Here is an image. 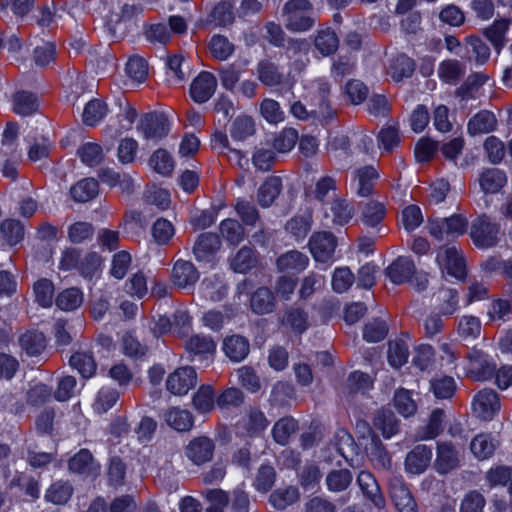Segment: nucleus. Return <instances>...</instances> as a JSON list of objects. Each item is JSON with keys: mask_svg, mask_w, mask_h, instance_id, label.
Returning <instances> with one entry per match:
<instances>
[{"mask_svg": "<svg viewBox=\"0 0 512 512\" xmlns=\"http://www.w3.org/2000/svg\"><path fill=\"white\" fill-rule=\"evenodd\" d=\"M460 452L450 441L437 442L434 469L441 475L460 467Z\"/></svg>", "mask_w": 512, "mask_h": 512, "instance_id": "10", "label": "nucleus"}, {"mask_svg": "<svg viewBox=\"0 0 512 512\" xmlns=\"http://www.w3.org/2000/svg\"><path fill=\"white\" fill-rule=\"evenodd\" d=\"M18 344L28 356H38L46 349L45 335L38 330H28L18 338Z\"/></svg>", "mask_w": 512, "mask_h": 512, "instance_id": "32", "label": "nucleus"}, {"mask_svg": "<svg viewBox=\"0 0 512 512\" xmlns=\"http://www.w3.org/2000/svg\"><path fill=\"white\" fill-rule=\"evenodd\" d=\"M312 106L311 113L322 117H330L333 110L330 103L331 86L330 83L323 78L316 79L312 82Z\"/></svg>", "mask_w": 512, "mask_h": 512, "instance_id": "11", "label": "nucleus"}, {"mask_svg": "<svg viewBox=\"0 0 512 512\" xmlns=\"http://www.w3.org/2000/svg\"><path fill=\"white\" fill-rule=\"evenodd\" d=\"M465 56L468 60H474L478 64L485 63L490 57V48L479 37L469 36L465 39Z\"/></svg>", "mask_w": 512, "mask_h": 512, "instance_id": "44", "label": "nucleus"}, {"mask_svg": "<svg viewBox=\"0 0 512 512\" xmlns=\"http://www.w3.org/2000/svg\"><path fill=\"white\" fill-rule=\"evenodd\" d=\"M142 12L143 7L141 5L125 3L118 11H111L109 13L107 16V25L113 33H116L117 30H122V25H124L125 29V24L136 18Z\"/></svg>", "mask_w": 512, "mask_h": 512, "instance_id": "20", "label": "nucleus"}, {"mask_svg": "<svg viewBox=\"0 0 512 512\" xmlns=\"http://www.w3.org/2000/svg\"><path fill=\"white\" fill-rule=\"evenodd\" d=\"M217 79L214 74L202 71L190 85V96L198 104L207 102L215 93Z\"/></svg>", "mask_w": 512, "mask_h": 512, "instance_id": "14", "label": "nucleus"}, {"mask_svg": "<svg viewBox=\"0 0 512 512\" xmlns=\"http://www.w3.org/2000/svg\"><path fill=\"white\" fill-rule=\"evenodd\" d=\"M259 81L267 87L279 86L284 82V74L279 66L269 59L260 60L256 67Z\"/></svg>", "mask_w": 512, "mask_h": 512, "instance_id": "26", "label": "nucleus"}, {"mask_svg": "<svg viewBox=\"0 0 512 512\" xmlns=\"http://www.w3.org/2000/svg\"><path fill=\"white\" fill-rule=\"evenodd\" d=\"M298 430L297 421L289 416L279 419L273 426L272 436L276 443L280 445L288 444L290 437Z\"/></svg>", "mask_w": 512, "mask_h": 512, "instance_id": "47", "label": "nucleus"}, {"mask_svg": "<svg viewBox=\"0 0 512 512\" xmlns=\"http://www.w3.org/2000/svg\"><path fill=\"white\" fill-rule=\"evenodd\" d=\"M314 46L322 56H329L338 50L339 38L331 27L320 28L314 37Z\"/></svg>", "mask_w": 512, "mask_h": 512, "instance_id": "37", "label": "nucleus"}, {"mask_svg": "<svg viewBox=\"0 0 512 512\" xmlns=\"http://www.w3.org/2000/svg\"><path fill=\"white\" fill-rule=\"evenodd\" d=\"M199 277L200 274L192 262L180 259L174 263L171 280L175 286L179 288L193 286Z\"/></svg>", "mask_w": 512, "mask_h": 512, "instance_id": "18", "label": "nucleus"}, {"mask_svg": "<svg viewBox=\"0 0 512 512\" xmlns=\"http://www.w3.org/2000/svg\"><path fill=\"white\" fill-rule=\"evenodd\" d=\"M501 407L498 394L490 388L480 390L473 399L472 409L475 415L484 420L490 421L499 412Z\"/></svg>", "mask_w": 512, "mask_h": 512, "instance_id": "9", "label": "nucleus"}, {"mask_svg": "<svg viewBox=\"0 0 512 512\" xmlns=\"http://www.w3.org/2000/svg\"><path fill=\"white\" fill-rule=\"evenodd\" d=\"M378 172L372 166H365L356 171L358 180L357 194L367 197L372 193L374 181L378 178Z\"/></svg>", "mask_w": 512, "mask_h": 512, "instance_id": "62", "label": "nucleus"}, {"mask_svg": "<svg viewBox=\"0 0 512 512\" xmlns=\"http://www.w3.org/2000/svg\"><path fill=\"white\" fill-rule=\"evenodd\" d=\"M151 234L158 245H167L175 235L174 225L165 218H158L152 225Z\"/></svg>", "mask_w": 512, "mask_h": 512, "instance_id": "64", "label": "nucleus"}, {"mask_svg": "<svg viewBox=\"0 0 512 512\" xmlns=\"http://www.w3.org/2000/svg\"><path fill=\"white\" fill-rule=\"evenodd\" d=\"M209 50L216 60L225 61L234 53L235 46L225 36L214 35L209 42Z\"/></svg>", "mask_w": 512, "mask_h": 512, "instance_id": "63", "label": "nucleus"}, {"mask_svg": "<svg viewBox=\"0 0 512 512\" xmlns=\"http://www.w3.org/2000/svg\"><path fill=\"white\" fill-rule=\"evenodd\" d=\"M479 185L486 194L499 192L507 183V176L503 170L498 168L484 169L479 175Z\"/></svg>", "mask_w": 512, "mask_h": 512, "instance_id": "24", "label": "nucleus"}, {"mask_svg": "<svg viewBox=\"0 0 512 512\" xmlns=\"http://www.w3.org/2000/svg\"><path fill=\"white\" fill-rule=\"evenodd\" d=\"M432 460V449L424 444L416 445L405 458V470L411 474H422Z\"/></svg>", "mask_w": 512, "mask_h": 512, "instance_id": "16", "label": "nucleus"}, {"mask_svg": "<svg viewBox=\"0 0 512 512\" xmlns=\"http://www.w3.org/2000/svg\"><path fill=\"white\" fill-rule=\"evenodd\" d=\"M353 475L348 469H333L325 479L327 489L333 493L345 491L352 483Z\"/></svg>", "mask_w": 512, "mask_h": 512, "instance_id": "49", "label": "nucleus"}, {"mask_svg": "<svg viewBox=\"0 0 512 512\" xmlns=\"http://www.w3.org/2000/svg\"><path fill=\"white\" fill-rule=\"evenodd\" d=\"M73 493L74 488L69 481L58 480L49 486L44 498L54 505H64L71 499Z\"/></svg>", "mask_w": 512, "mask_h": 512, "instance_id": "39", "label": "nucleus"}, {"mask_svg": "<svg viewBox=\"0 0 512 512\" xmlns=\"http://www.w3.org/2000/svg\"><path fill=\"white\" fill-rule=\"evenodd\" d=\"M313 5L309 0H289L282 8L285 27L292 32L310 30L314 24Z\"/></svg>", "mask_w": 512, "mask_h": 512, "instance_id": "1", "label": "nucleus"}, {"mask_svg": "<svg viewBox=\"0 0 512 512\" xmlns=\"http://www.w3.org/2000/svg\"><path fill=\"white\" fill-rule=\"evenodd\" d=\"M186 350L194 356L207 359L213 356L216 351V343L210 336L194 335L185 344Z\"/></svg>", "mask_w": 512, "mask_h": 512, "instance_id": "42", "label": "nucleus"}, {"mask_svg": "<svg viewBox=\"0 0 512 512\" xmlns=\"http://www.w3.org/2000/svg\"><path fill=\"white\" fill-rule=\"evenodd\" d=\"M107 105L100 99H92L89 101L83 111V122L87 126H95L107 114Z\"/></svg>", "mask_w": 512, "mask_h": 512, "instance_id": "59", "label": "nucleus"}, {"mask_svg": "<svg viewBox=\"0 0 512 512\" xmlns=\"http://www.w3.org/2000/svg\"><path fill=\"white\" fill-rule=\"evenodd\" d=\"M464 73V66L455 59H448L441 62L438 68L439 77L448 84H456Z\"/></svg>", "mask_w": 512, "mask_h": 512, "instance_id": "56", "label": "nucleus"}, {"mask_svg": "<svg viewBox=\"0 0 512 512\" xmlns=\"http://www.w3.org/2000/svg\"><path fill=\"white\" fill-rule=\"evenodd\" d=\"M409 357L408 343L403 339L391 340L388 343L387 359L393 368H400L407 363Z\"/></svg>", "mask_w": 512, "mask_h": 512, "instance_id": "46", "label": "nucleus"}, {"mask_svg": "<svg viewBox=\"0 0 512 512\" xmlns=\"http://www.w3.org/2000/svg\"><path fill=\"white\" fill-rule=\"evenodd\" d=\"M469 236L477 248H493L501 240L500 224L487 214H481L471 222Z\"/></svg>", "mask_w": 512, "mask_h": 512, "instance_id": "2", "label": "nucleus"}, {"mask_svg": "<svg viewBox=\"0 0 512 512\" xmlns=\"http://www.w3.org/2000/svg\"><path fill=\"white\" fill-rule=\"evenodd\" d=\"M255 122L247 115L238 116L232 123L230 134L234 140L244 141L255 134Z\"/></svg>", "mask_w": 512, "mask_h": 512, "instance_id": "55", "label": "nucleus"}, {"mask_svg": "<svg viewBox=\"0 0 512 512\" xmlns=\"http://www.w3.org/2000/svg\"><path fill=\"white\" fill-rule=\"evenodd\" d=\"M355 214L353 205L342 197L333 198L328 209L324 211V217L333 225L344 226L350 222Z\"/></svg>", "mask_w": 512, "mask_h": 512, "instance_id": "17", "label": "nucleus"}, {"mask_svg": "<svg viewBox=\"0 0 512 512\" xmlns=\"http://www.w3.org/2000/svg\"><path fill=\"white\" fill-rule=\"evenodd\" d=\"M312 225V212L307 211L304 214L295 215L287 221L285 229L297 239H303L310 231Z\"/></svg>", "mask_w": 512, "mask_h": 512, "instance_id": "52", "label": "nucleus"}, {"mask_svg": "<svg viewBox=\"0 0 512 512\" xmlns=\"http://www.w3.org/2000/svg\"><path fill=\"white\" fill-rule=\"evenodd\" d=\"M223 351L233 362H241L250 352V343L242 335H231L223 340Z\"/></svg>", "mask_w": 512, "mask_h": 512, "instance_id": "22", "label": "nucleus"}, {"mask_svg": "<svg viewBox=\"0 0 512 512\" xmlns=\"http://www.w3.org/2000/svg\"><path fill=\"white\" fill-rule=\"evenodd\" d=\"M438 264L451 276L458 279L465 276L466 266L462 252L456 246L443 247L437 253Z\"/></svg>", "mask_w": 512, "mask_h": 512, "instance_id": "12", "label": "nucleus"}, {"mask_svg": "<svg viewBox=\"0 0 512 512\" xmlns=\"http://www.w3.org/2000/svg\"><path fill=\"white\" fill-rule=\"evenodd\" d=\"M0 232L4 240L10 246H14L23 240L25 229L19 220L6 219L0 225Z\"/></svg>", "mask_w": 512, "mask_h": 512, "instance_id": "57", "label": "nucleus"}, {"mask_svg": "<svg viewBox=\"0 0 512 512\" xmlns=\"http://www.w3.org/2000/svg\"><path fill=\"white\" fill-rule=\"evenodd\" d=\"M282 191L280 177L269 176L257 191V202L262 208L270 207Z\"/></svg>", "mask_w": 512, "mask_h": 512, "instance_id": "31", "label": "nucleus"}, {"mask_svg": "<svg viewBox=\"0 0 512 512\" xmlns=\"http://www.w3.org/2000/svg\"><path fill=\"white\" fill-rule=\"evenodd\" d=\"M300 498L296 487L290 486L285 489H277L270 495V503L278 510H284L297 502Z\"/></svg>", "mask_w": 512, "mask_h": 512, "instance_id": "61", "label": "nucleus"}, {"mask_svg": "<svg viewBox=\"0 0 512 512\" xmlns=\"http://www.w3.org/2000/svg\"><path fill=\"white\" fill-rule=\"evenodd\" d=\"M309 263L307 255L297 250H291L281 254L276 261L279 271L288 273H300Z\"/></svg>", "mask_w": 512, "mask_h": 512, "instance_id": "30", "label": "nucleus"}, {"mask_svg": "<svg viewBox=\"0 0 512 512\" xmlns=\"http://www.w3.org/2000/svg\"><path fill=\"white\" fill-rule=\"evenodd\" d=\"M445 419V412L440 408L434 409L427 423L420 427L416 433L417 440H432L438 437L443 432V422Z\"/></svg>", "mask_w": 512, "mask_h": 512, "instance_id": "33", "label": "nucleus"}, {"mask_svg": "<svg viewBox=\"0 0 512 512\" xmlns=\"http://www.w3.org/2000/svg\"><path fill=\"white\" fill-rule=\"evenodd\" d=\"M84 300L82 291L79 288H68L63 290L56 297V305L63 311H74L79 308Z\"/></svg>", "mask_w": 512, "mask_h": 512, "instance_id": "53", "label": "nucleus"}, {"mask_svg": "<svg viewBox=\"0 0 512 512\" xmlns=\"http://www.w3.org/2000/svg\"><path fill=\"white\" fill-rule=\"evenodd\" d=\"M69 470L75 474L94 475L99 470V465L95 462L92 453L88 449H81L68 463Z\"/></svg>", "mask_w": 512, "mask_h": 512, "instance_id": "27", "label": "nucleus"}, {"mask_svg": "<svg viewBox=\"0 0 512 512\" xmlns=\"http://www.w3.org/2000/svg\"><path fill=\"white\" fill-rule=\"evenodd\" d=\"M214 451V441L204 435L194 437L184 448L185 456L197 466L210 462L213 459Z\"/></svg>", "mask_w": 512, "mask_h": 512, "instance_id": "8", "label": "nucleus"}, {"mask_svg": "<svg viewBox=\"0 0 512 512\" xmlns=\"http://www.w3.org/2000/svg\"><path fill=\"white\" fill-rule=\"evenodd\" d=\"M69 364L85 379L94 376L97 370L96 360L93 352L90 350L75 351L69 359Z\"/></svg>", "mask_w": 512, "mask_h": 512, "instance_id": "29", "label": "nucleus"}, {"mask_svg": "<svg viewBox=\"0 0 512 512\" xmlns=\"http://www.w3.org/2000/svg\"><path fill=\"white\" fill-rule=\"evenodd\" d=\"M373 425L380 430L383 437L390 439L399 432L400 423L394 412L387 408H381L374 414Z\"/></svg>", "mask_w": 512, "mask_h": 512, "instance_id": "23", "label": "nucleus"}, {"mask_svg": "<svg viewBox=\"0 0 512 512\" xmlns=\"http://www.w3.org/2000/svg\"><path fill=\"white\" fill-rule=\"evenodd\" d=\"M13 112L20 116H30L39 108L35 94L28 91H18L12 98Z\"/></svg>", "mask_w": 512, "mask_h": 512, "instance_id": "43", "label": "nucleus"}, {"mask_svg": "<svg viewBox=\"0 0 512 512\" xmlns=\"http://www.w3.org/2000/svg\"><path fill=\"white\" fill-rule=\"evenodd\" d=\"M497 443L490 434H479L473 438L470 444L471 452L480 460L491 457L496 449Z\"/></svg>", "mask_w": 512, "mask_h": 512, "instance_id": "54", "label": "nucleus"}, {"mask_svg": "<svg viewBox=\"0 0 512 512\" xmlns=\"http://www.w3.org/2000/svg\"><path fill=\"white\" fill-rule=\"evenodd\" d=\"M138 129L146 139L158 141L169 132L168 119L163 114L147 113L141 118Z\"/></svg>", "mask_w": 512, "mask_h": 512, "instance_id": "13", "label": "nucleus"}, {"mask_svg": "<svg viewBox=\"0 0 512 512\" xmlns=\"http://www.w3.org/2000/svg\"><path fill=\"white\" fill-rule=\"evenodd\" d=\"M365 451L376 469L385 471L391 470V455L387 451L379 436H373V439L365 444Z\"/></svg>", "mask_w": 512, "mask_h": 512, "instance_id": "19", "label": "nucleus"}, {"mask_svg": "<svg viewBox=\"0 0 512 512\" xmlns=\"http://www.w3.org/2000/svg\"><path fill=\"white\" fill-rule=\"evenodd\" d=\"M99 193V184L94 178H84L70 188L75 202L85 203L94 199Z\"/></svg>", "mask_w": 512, "mask_h": 512, "instance_id": "40", "label": "nucleus"}, {"mask_svg": "<svg viewBox=\"0 0 512 512\" xmlns=\"http://www.w3.org/2000/svg\"><path fill=\"white\" fill-rule=\"evenodd\" d=\"M482 330L480 320L472 315L462 316L456 324L458 337L467 343L480 337Z\"/></svg>", "mask_w": 512, "mask_h": 512, "instance_id": "41", "label": "nucleus"}, {"mask_svg": "<svg viewBox=\"0 0 512 512\" xmlns=\"http://www.w3.org/2000/svg\"><path fill=\"white\" fill-rule=\"evenodd\" d=\"M164 421L172 429L178 432L190 431L194 425L192 413L179 407H171L164 412Z\"/></svg>", "mask_w": 512, "mask_h": 512, "instance_id": "25", "label": "nucleus"}, {"mask_svg": "<svg viewBox=\"0 0 512 512\" xmlns=\"http://www.w3.org/2000/svg\"><path fill=\"white\" fill-rule=\"evenodd\" d=\"M283 324L289 326L296 333H303L309 327L308 313L300 307L288 308L283 317Z\"/></svg>", "mask_w": 512, "mask_h": 512, "instance_id": "48", "label": "nucleus"}, {"mask_svg": "<svg viewBox=\"0 0 512 512\" xmlns=\"http://www.w3.org/2000/svg\"><path fill=\"white\" fill-rule=\"evenodd\" d=\"M361 221L368 227L378 226L385 218L386 208L382 202L368 200L360 202Z\"/></svg>", "mask_w": 512, "mask_h": 512, "instance_id": "34", "label": "nucleus"}, {"mask_svg": "<svg viewBox=\"0 0 512 512\" xmlns=\"http://www.w3.org/2000/svg\"><path fill=\"white\" fill-rule=\"evenodd\" d=\"M276 300L274 293L268 287H259L250 298V307L258 315L274 311Z\"/></svg>", "mask_w": 512, "mask_h": 512, "instance_id": "35", "label": "nucleus"}, {"mask_svg": "<svg viewBox=\"0 0 512 512\" xmlns=\"http://www.w3.org/2000/svg\"><path fill=\"white\" fill-rule=\"evenodd\" d=\"M234 208L243 224L247 226H256L260 221V213L253 202L244 198H238Z\"/></svg>", "mask_w": 512, "mask_h": 512, "instance_id": "60", "label": "nucleus"}, {"mask_svg": "<svg viewBox=\"0 0 512 512\" xmlns=\"http://www.w3.org/2000/svg\"><path fill=\"white\" fill-rule=\"evenodd\" d=\"M221 240L215 233L206 232L198 236L193 253L198 261H208L220 249Z\"/></svg>", "mask_w": 512, "mask_h": 512, "instance_id": "21", "label": "nucleus"}, {"mask_svg": "<svg viewBox=\"0 0 512 512\" xmlns=\"http://www.w3.org/2000/svg\"><path fill=\"white\" fill-rule=\"evenodd\" d=\"M200 291L205 299L213 302L222 301L228 294V286L223 277L213 275L203 279Z\"/></svg>", "mask_w": 512, "mask_h": 512, "instance_id": "28", "label": "nucleus"}, {"mask_svg": "<svg viewBox=\"0 0 512 512\" xmlns=\"http://www.w3.org/2000/svg\"><path fill=\"white\" fill-rule=\"evenodd\" d=\"M389 496L398 512H418L417 503L401 476H392L388 482Z\"/></svg>", "mask_w": 512, "mask_h": 512, "instance_id": "5", "label": "nucleus"}, {"mask_svg": "<svg viewBox=\"0 0 512 512\" xmlns=\"http://www.w3.org/2000/svg\"><path fill=\"white\" fill-rule=\"evenodd\" d=\"M337 247L336 236L329 231L314 232L309 239V249L317 262H328L334 256Z\"/></svg>", "mask_w": 512, "mask_h": 512, "instance_id": "6", "label": "nucleus"}, {"mask_svg": "<svg viewBox=\"0 0 512 512\" xmlns=\"http://www.w3.org/2000/svg\"><path fill=\"white\" fill-rule=\"evenodd\" d=\"M357 484L363 496L369 500L376 508H385V497L376 478L371 472L366 470L361 471L357 476Z\"/></svg>", "mask_w": 512, "mask_h": 512, "instance_id": "15", "label": "nucleus"}, {"mask_svg": "<svg viewBox=\"0 0 512 512\" xmlns=\"http://www.w3.org/2000/svg\"><path fill=\"white\" fill-rule=\"evenodd\" d=\"M192 405L194 409L201 414L212 411L215 405V392L212 386H200L197 392L193 395Z\"/></svg>", "mask_w": 512, "mask_h": 512, "instance_id": "50", "label": "nucleus"}, {"mask_svg": "<svg viewBox=\"0 0 512 512\" xmlns=\"http://www.w3.org/2000/svg\"><path fill=\"white\" fill-rule=\"evenodd\" d=\"M197 384V373L191 366L177 368L166 379V389L175 396H184Z\"/></svg>", "mask_w": 512, "mask_h": 512, "instance_id": "7", "label": "nucleus"}, {"mask_svg": "<svg viewBox=\"0 0 512 512\" xmlns=\"http://www.w3.org/2000/svg\"><path fill=\"white\" fill-rule=\"evenodd\" d=\"M257 258L255 251L248 246H243L231 259L230 266L237 273H246L256 266Z\"/></svg>", "mask_w": 512, "mask_h": 512, "instance_id": "51", "label": "nucleus"}, {"mask_svg": "<svg viewBox=\"0 0 512 512\" xmlns=\"http://www.w3.org/2000/svg\"><path fill=\"white\" fill-rule=\"evenodd\" d=\"M414 273V262L408 257H398L387 268V275L395 284H402L408 281Z\"/></svg>", "mask_w": 512, "mask_h": 512, "instance_id": "36", "label": "nucleus"}, {"mask_svg": "<svg viewBox=\"0 0 512 512\" xmlns=\"http://www.w3.org/2000/svg\"><path fill=\"white\" fill-rule=\"evenodd\" d=\"M497 120L495 115L487 110L474 115L468 123V132L471 135L489 133L495 129Z\"/></svg>", "mask_w": 512, "mask_h": 512, "instance_id": "45", "label": "nucleus"}, {"mask_svg": "<svg viewBox=\"0 0 512 512\" xmlns=\"http://www.w3.org/2000/svg\"><path fill=\"white\" fill-rule=\"evenodd\" d=\"M428 229L430 235L443 241L449 237L455 238L465 234L468 229V220L462 214H454L441 220L431 221Z\"/></svg>", "mask_w": 512, "mask_h": 512, "instance_id": "3", "label": "nucleus"}, {"mask_svg": "<svg viewBox=\"0 0 512 512\" xmlns=\"http://www.w3.org/2000/svg\"><path fill=\"white\" fill-rule=\"evenodd\" d=\"M220 232L223 238L231 245H238L244 240L245 230L240 222L235 219H225L220 223Z\"/></svg>", "mask_w": 512, "mask_h": 512, "instance_id": "58", "label": "nucleus"}, {"mask_svg": "<svg viewBox=\"0 0 512 512\" xmlns=\"http://www.w3.org/2000/svg\"><path fill=\"white\" fill-rule=\"evenodd\" d=\"M414 70V61L408 56L400 54L389 61L387 75H389L395 82H400L404 78L411 77Z\"/></svg>", "mask_w": 512, "mask_h": 512, "instance_id": "38", "label": "nucleus"}, {"mask_svg": "<svg viewBox=\"0 0 512 512\" xmlns=\"http://www.w3.org/2000/svg\"><path fill=\"white\" fill-rule=\"evenodd\" d=\"M468 360L467 375L476 381L491 379L496 371V364L482 350L472 348L466 356Z\"/></svg>", "mask_w": 512, "mask_h": 512, "instance_id": "4", "label": "nucleus"}]
</instances>
